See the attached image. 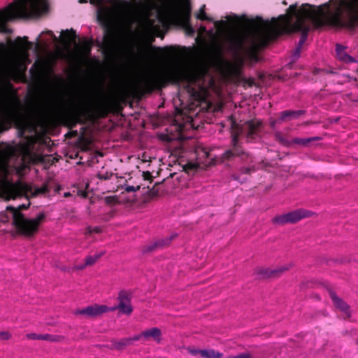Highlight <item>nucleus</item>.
Returning <instances> with one entry per match:
<instances>
[{"mask_svg":"<svg viewBox=\"0 0 358 358\" xmlns=\"http://www.w3.org/2000/svg\"><path fill=\"white\" fill-rule=\"evenodd\" d=\"M109 310V308L105 305L94 304L89 306L83 309H78L74 311L75 315H82L87 317H96Z\"/></svg>","mask_w":358,"mask_h":358,"instance_id":"f8f14e48","label":"nucleus"},{"mask_svg":"<svg viewBox=\"0 0 358 358\" xmlns=\"http://www.w3.org/2000/svg\"><path fill=\"white\" fill-rule=\"evenodd\" d=\"M118 310L120 313L122 314H125L129 315L131 314L133 311V308L131 303H119L118 305L115 307H113L109 308V310Z\"/></svg>","mask_w":358,"mask_h":358,"instance_id":"a878e982","label":"nucleus"},{"mask_svg":"<svg viewBox=\"0 0 358 358\" xmlns=\"http://www.w3.org/2000/svg\"><path fill=\"white\" fill-rule=\"evenodd\" d=\"M293 266L294 264L292 263H288L284 265L278 266V267L281 275H282L285 272L289 271Z\"/></svg>","mask_w":358,"mask_h":358,"instance_id":"e433bc0d","label":"nucleus"},{"mask_svg":"<svg viewBox=\"0 0 358 358\" xmlns=\"http://www.w3.org/2000/svg\"><path fill=\"white\" fill-rule=\"evenodd\" d=\"M276 139L282 145L289 146L291 145V141H287V139L284 138L280 133H277L275 134Z\"/></svg>","mask_w":358,"mask_h":358,"instance_id":"58836bf2","label":"nucleus"},{"mask_svg":"<svg viewBox=\"0 0 358 358\" xmlns=\"http://www.w3.org/2000/svg\"><path fill=\"white\" fill-rule=\"evenodd\" d=\"M117 300L119 303H131V293L124 290L120 291Z\"/></svg>","mask_w":358,"mask_h":358,"instance_id":"2f4dec72","label":"nucleus"},{"mask_svg":"<svg viewBox=\"0 0 358 358\" xmlns=\"http://www.w3.org/2000/svg\"><path fill=\"white\" fill-rule=\"evenodd\" d=\"M243 83H246V80H243Z\"/></svg>","mask_w":358,"mask_h":358,"instance_id":"680f3d73","label":"nucleus"},{"mask_svg":"<svg viewBox=\"0 0 358 358\" xmlns=\"http://www.w3.org/2000/svg\"><path fill=\"white\" fill-rule=\"evenodd\" d=\"M27 208H28V206H25V205L22 204V205L19 206L18 208H15V209H16V210H18L20 212V210H25V209H27Z\"/></svg>","mask_w":358,"mask_h":358,"instance_id":"3c124183","label":"nucleus"},{"mask_svg":"<svg viewBox=\"0 0 358 358\" xmlns=\"http://www.w3.org/2000/svg\"><path fill=\"white\" fill-rule=\"evenodd\" d=\"M27 191L31 194V195L34 197H36L40 194H45L50 192L48 184L44 183L42 187H29L27 189Z\"/></svg>","mask_w":358,"mask_h":358,"instance_id":"6ab92c4d","label":"nucleus"},{"mask_svg":"<svg viewBox=\"0 0 358 358\" xmlns=\"http://www.w3.org/2000/svg\"><path fill=\"white\" fill-rule=\"evenodd\" d=\"M247 83L248 89H252L253 87H255V92L252 96H254L255 99H256L261 93V87L266 84L265 75L260 73H259L257 78H248Z\"/></svg>","mask_w":358,"mask_h":358,"instance_id":"4468645a","label":"nucleus"},{"mask_svg":"<svg viewBox=\"0 0 358 358\" xmlns=\"http://www.w3.org/2000/svg\"><path fill=\"white\" fill-rule=\"evenodd\" d=\"M247 358H250V355L248 354Z\"/></svg>","mask_w":358,"mask_h":358,"instance_id":"0e129e2a","label":"nucleus"},{"mask_svg":"<svg viewBox=\"0 0 358 358\" xmlns=\"http://www.w3.org/2000/svg\"><path fill=\"white\" fill-rule=\"evenodd\" d=\"M329 296L335 308L350 317L352 315L350 306L332 291L329 292Z\"/></svg>","mask_w":358,"mask_h":358,"instance_id":"ddd939ff","label":"nucleus"},{"mask_svg":"<svg viewBox=\"0 0 358 358\" xmlns=\"http://www.w3.org/2000/svg\"><path fill=\"white\" fill-rule=\"evenodd\" d=\"M289 10V15H281L273 23L261 17L248 16V66L257 62L260 59L259 50L282 34L295 31L301 34L293 52V57L298 58L308 33L313 28L324 25L353 27L358 22V0H336L319 7L305 5L299 10L291 6Z\"/></svg>","mask_w":358,"mask_h":358,"instance_id":"f257e3e1","label":"nucleus"},{"mask_svg":"<svg viewBox=\"0 0 358 358\" xmlns=\"http://www.w3.org/2000/svg\"><path fill=\"white\" fill-rule=\"evenodd\" d=\"M227 29V41L229 50L235 60L231 61L224 57L221 48L214 52L213 59L215 66L227 78L238 77L246 58V14L241 17L229 16L227 21H221Z\"/></svg>","mask_w":358,"mask_h":358,"instance_id":"f03ea898","label":"nucleus"},{"mask_svg":"<svg viewBox=\"0 0 358 358\" xmlns=\"http://www.w3.org/2000/svg\"><path fill=\"white\" fill-rule=\"evenodd\" d=\"M231 137L232 147L223 154V157L226 159H231L234 157H239L244 153L243 148L239 143V134L233 131Z\"/></svg>","mask_w":358,"mask_h":358,"instance_id":"9b49d317","label":"nucleus"},{"mask_svg":"<svg viewBox=\"0 0 358 358\" xmlns=\"http://www.w3.org/2000/svg\"><path fill=\"white\" fill-rule=\"evenodd\" d=\"M140 189V186L138 185L136 187L131 186V185H127L125 187V191L127 192H136Z\"/></svg>","mask_w":358,"mask_h":358,"instance_id":"c03bdc74","label":"nucleus"},{"mask_svg":"<svg viewBox=\"0 0 358 358\" xmlns=\"http://www.w3.org/2000/svg\"><path fill=\"white\" fill-rule=\"evenodd\" d=\"M223 354L213 349L202 350L201 357L203 358H222Z\"/></svg>","mask_w":358,"mask_h":358,"instance_id":"c85d7f7f","label":"nucleus"},{"mask_svg":"<svg viewBox=\"0 0 358 358\" xmlns=\"http://www.w3.org/2000/svg\"><path fill=\"white\" fill-rule=\"evenodd\" d=\"M48 11L46 0H19L16 3L10 4L6 9L0 10V33L12 32L6 24L10 21L18 17H27L30 15L38 16Z\"/></svg>","mask_w":358,"mask_h":358,"instance_id":"20e7f679","label":"nucleus"},{"mask_svg":"<svg viewBox=\"0 0 358 358\" xmlns=\"http://www.w3.org/2000/svg\"><path fill=\"white\" fill-rule=\"evenodd\" d=\"M320 137H311V138H295L291 141V144L294 143L301 146H308L310 143L320 140Z\"/></svg>","mask_w":358,"mask_h":358,"instance_id":"bb28decb","label":"nucleus"},{"mask_svg":"<svg viewBox=\"0 0 358 358\" xmlns=\"http://www.w3.org/2000/svg\"><path fill=\"white\" fill-rule=\"evenodd\" d=\"M105 201L107 204H114L117 203V199L115 196H106L105 198Z\"/></svg>","mask_w":358,"mask_h":358,"instance_id":"37998d69","label":"nucleus"},{"mask_svg":"<svg viewBox=\"0 0 358 358\" xmlns=\"http://www.w3.org/2000/svg\"><path fill=\"white\" fill-rule=\"evenodd\" d=\"M48 33L50 34L51 35L52 34V31H49Z\"/></svg>","mask_w":358,"mask_h":358,"instance_id":"052dcab7","label":"nucleus"},{"mask_svg":"<svg viewBox=\"0 0 358 358\" xmlns=\"http://www.w3.org/2000/svg\"><path fill=\"white\" fill-rule=\"evenodd\" d=\"M302 113V111L297 110V111H292V110H286L281 113L280 120H285L287 119H291L293 117H296L301 115Z\"/></svg>","mask_w":358,"mask_h":358,"instance_id":"473e14b6","label":"nucleus"},{"mask_svg":"<svg viewBox=\"0 0 358 358\" xmlns=\"http://www.w3.org/2000/svg\"><path fill=\"white\" fill-rule=\"evenodd\" d=\"M187 350L192 355L195 356V355H199L201 357L202 350H199V349H196V348H194L188 347L187 348Z\"/></svg>","mask_w":358,"mask_h":358,"instance_id":"a19ab883","label":"nucleus"},{"mask_svg":"<svg viewBox=\"0 0 358 358\" xmlns=\"http://www.w3.org/2000/svg\"><path fill=\"white\" fill-rule=\"evenodd\" d=\"M150 49H152V50H155L158 52H161L162 50V48H156V47H154V46H152L150 45ZM163 50L165 52L166 54H167L168 55L171 56L172 55H173L175 53V48L172 46H167V47H165Z\"/></svg>","mask_w":358,"mask_h":358,"instance_id":"f704fd0d","label":"nucleus"},{"mask_svg":"<svg viewBox=\"0 0 358 358\" xmlns=\"http://www.w3.org/2000/svg\"><path fill=\"white\" fill-rule=\"evenodd\" d=\"M98 178L101 180H108L109 179V177L107 174H99Z\"/></svg>","mask_w":358,"mask_h":358,"instance_id":"09e8293b","label":"nucleus"},{"mask_svg":"<svg viewBox=\"0 0 358 358\" xmlns=\"http://www.w3.org/2000/svg\"><path fill=\"white\" fill-rule=\"evenodd\" d=\"M93 113L99 117H105L110 112L109 106L106 103H100L92 108Z\"/></svg>","mask_w":358,"mask_h":358,"instance_id":"a211bd4d","label":"nucleus"},{"mask_svg":"<svg viewBox=\"0 0 358 358\" xmlns=\"http://www.w3.org/2000/svg\"><path fill=\"white\" fill-rule=\"evenodd\" d=\"M6 211L12 213L13 224L17 234L27 238H32L37 234L46 217L45 213L41 212L35 218L29 219L13 206H7Z\"/></svg>","mask_w":358,"mask_h":358,"instance_id":"423d86ee","label":"nucleus"},{"mask_svg":"<svg viewBox=\"0 0 358 358\" xmlns=\"http://www.w3.org/2000/svg\"><path fill=\"white\" fill-rule=\"evenodd\" d=\"M62 120L70 127H75L81 121V110L77 108H66L60 112Z\"/></svg>","mask_w":358,"mask_h":358,"instance_id":"9d476101","label":"nucleus"},{"mask_svg":"<svg viewBox=\"0 0 358 358\" xmlns=\"http://www.w3.org/2000/svg\"><path fill=\"white\" fill-rule=\"evenodd\" d=\"M80 3H86L87 0H79Z\"/></svg>","mask_w":358,"mask_h":358,"instance_id":"4d7b16f0","label":"nucleus"},{"mask_svg":"<svg viewBox=\"0 0 358 358\" xmlns=\"http://www.w3.org/2000/svg\"><path fill=\"white\" fill-rule=\"evenodd\" d=\"M64 38L66 41L67 43L74 42L77 38L76 32L73 29H66L65 31H64Z\"/></svg>","mask_w":358,"mask_h":358,"instance_id":"7c9ffc66","label":"nucleus"},{"mask_svg":"<svg viewBox=\"0 0 358 358\" xmlns=\"http://www.w3.org/2000/svg\"><path fill=\"white\" fill-rule=\"evenodd\" d=\"M270 274L271 279L278 278L281 276V274L278 266L275 268H271Z\"/></svg>","mask_w":358,"mask_h":358,"instance_id":"4c0bfd02","label":"nucleus"},{"mask_svg":"<svg viewBox=\"0 0 358 358\" xmlns=\"http://www.w3.org/2000/svg\"><path fill=\"white\" fill-rule=\"evenodd\" d=\"M80 195L83 197H86L87 196V194L85 192H81Z\"/></svg>","mask_w":358,"mask_h":358,"instance_id":"5fc2aeb1","label":"nucleus"},{"mask_svg":"<svg viewBox=\"0 0 358 358\" xmlns=\"http://www.w3.org/2000/svg\"><path fill=\"white\" fill-rule=\"evenodd\" d=\"M111 345L110 349L116 350H122L127 346L131 345V340L128 338H122L120 341L111 340Z\"/></svg>","mask_w":358,"mask_h":358,"instance_id":"4be33fe9","label":"nucleus"},{"mask_svg":"<svg viewBox=\"0 0 358 358\" xmlns=\"http://www.w3.org/2000/svg\"><path fill=\"white\" fill-rule=\"evenodd\" d=\"M45 62L42 59H36L29 69V73L34 78H40L44 74Z\"/></svg>","mask_w":358,"mask_h":358,"instance_id":"dca6fc26","label":"nucleus"},{"mask_svg":"<svg viewBox=\"0 0 358 358\" xmlns=\"http://www.w3.org/2000/svg\"><path fill=\"white\" fill-rule=\"evenodd\" d=\"M313 213L304 209H297L272 218V223L277 225L296 223L301 220L310 217Z\"/></svg>","mask_w":358,"mask_h":358,"instance_id":"1a4fd4ad","label":"nucleus"},{"mask_svg":"<svg viewBox=\"0 0 358 358\" xmlns=\"http://www.w3.org/2000/svg\"><path fill=\"white\" fill-rule=\"evenodd\" d=\"M92 141L90 139L82 136L78 139V146L83 151H88L90 148Z\"/></svg>","mask_w":358,"mask_h":358,"instance_id":"c756f323","label":"nucleus"},{"mask_svg":"<svg viewBox=\"0 0 358 358\" xmlns=\"http://www.w3.org/2000/svg\"><path fill=\"white\" fill-rule=\"evenodd\" d=\"M247 93H250V96H253L252 95L254 94V93L252 94V92L247 91Z\"/></svg>","mask_w":358,"mask_h":358,"instance_id":"bf43d9fd","label":"nucleus"},{"mask_svg":"<svg viewBox=\"0 0 358 358\" xmlns=\"http://www.w3.org/2000/svg\"><path fill=\"white\" fill-rule=\"evenodd\" d=\"M113 10L109 7H101L97 12V20L104 29V35L101 48L106 57H112L116 50L117 34L112 26Z\"/></svg>","mask_w":358,"mask_h":358,"instance_id":"39448f33","label":"nucleus"},{"mask_svg":"<svg viewBox=\"0 0 358 358\" xmlns=\"http://www.w3.org/2000/svg\"><path fill=\"white\" fill-rule=\"evenodd\" d=\"M26 337L29 340H42L48 341L51 342H57L59 341L58 336H54L48 334H38L35 333H31L26 335Z\"/></svg>","mask_w":358,"mask_h":358,"instance_id":"f3484780","label":"nucleus"},{"mask_svg":"<svg viewBox=\"0 0 358 358\" xmlns=\"http://www.w3.org/2000/svg\"><path fill=\"white\" fill-rule=\"evenodd\" d=\"M165 15L166 17L175 20L192 29L189 22L191 15V6L189 3H187L183 8H180L177 3H173L168 8Z\"/></svg>","mask_w":358,"mask_h":358,"instance_id":"6e6552de","label":"nucleus"},{"mask_svg":"<svg viewBox=\"0 0 358 358\" xmlns=\"http://www.w3.org/2000/svg\"><path fill=\"white\" fill-rule=\"evenodd\" d=\"M11 338V334L8 331H0V340L8 341Z\"/></svg>","mask_w":358,"mask_h":358,"instance_id":"ea45409f","label":"nucleus"},{"mask_svg":"<svg viewBox=\"0 0 358 358\" xmlns=\"http://www.w3.org/2000/svg\"><path fill=\"white\" fill-rule=\"evenodd\" d=\"M194 165L192 164H188L185 167V170H187V169H194Z\"/></svg>","mask_w":358,"mask_h":358,"instance_id":"864d4df0","label":"nucleus"},{"mask_svg":"<svg viewBox=\"0 0 358 358\" xmlns=\"http://www.w3.org/2000/svg\"><path fill=\"white\" fill-rule=\"evenodd\" d=\"M0 81L9 83V72L4 70L0 73ZM20 108L11 103L0 90V132L6 130L7 126L20 120Z\"/></svg>","mask_w":358,"mask_h":358,"instance_id":"0eeeda50","label":"nucleus"},{"mask_svg":"<svg viewBox=\"0 0 358 358\" xmlns=\"http://www.w3.org/2000/svg\"><path fill=\"white\" fill-rule=\"evenodd\" d=\"M205 75L204 70L197 68L171 69L162 73L143 77L137 88L141 94H150L155 90L166 87L169 83L182 84L192 99L201 101L204 99L206 92L203 86Z\"/></svg>","mask_w":358,"mask_h":358,"instance_id":"7ed1b4c3","label":"nucleus"},{"mask_svg":"<svg viewBox=\"0 0 358 358\" xmlns=\"http://www.w3.org/2000/svg\"><path fill=\"white\" fill-rule=\"evenodd\" d=\"M101 231V229L98 227H88L87 228V230H86V234H92L93 233H96V234H99Z\"/></svg>","mask_w":358,"mask_h":358,"instance_id":"79ce46f5","label":"nucleus"},{"mask_svg":"<svg viewBox=\"0 0 358 358\" xmlns=\"http://www.w3.org/2000/svg\"><path fill=\"white\" fill-rule=\"evenodd\" d=\"M103 255L104 252H100L94 255L87 257L85 261V264L83 265L78 266L77 268L82 270L86 266H90L94 264Z\"/></svg>","mask_w":358,"mask_h":358,"instance_id":"5701e85b","label":"nucleus"},{"mask_svg":"<svg viewBox=\"0 0 358 358\" xmlns=\"http://www.w3.org/2000/svg\"><path fill=\"white\" fill-rule=\"evenodd\" d=\"M270 272L271 268L269 267H259L255 271L257 278L259 280L271 279Z\"/></svg>","mask_w":358,"mask_h":358,"instance_id":"393cba45","label":"nucleus"},{"mask_svg":"<svg viewBox=\"0 0 358 358\" xmlns=\"http://www.w3.org/2000/svg\"><path fill=\"white\" fill-rule=\"evenodd\" d=\"M143 177L145 180L152 181V176L151 173L149 171H143Z\"/></svg>","mask_w":358,"mask_h":358,"instance_id":"a18cd8bd","label":"nucleus"},{"mask_svg":"<svg viewBox=\"0 0 358 358\" xmlns=\"http://www.w3.org/2000/svg\"><path fill=\"white\" fill-rule=\"evenodd\" d=\"M70 195V193L68 192V193H65L64 194V196L66 197V196H69Z\"/></svg>","mask_w":358,"mask_h":358,"instance_id":"13d9d810","label":"nucleus"},{"mask_svg":"<svg viewBox=\"0 0 358 358\" xmlns=\"http://www.w3.org/2000/svg\"><path fill=\"white\" fill-rule=\"evenodd\" d=\"M128 338L131 340V345L133 341H137L140 340L141 338H143V331L139 334L135 335L134 337Z\"/></svg>","mask_w":358,"mask_h":358,"instance_id":"de8ad7c7","label":"nucleus"},{"mask_svg":"<svg viewBox=\"0 0 358 358\" xmlns=\"http://www.w3.org/2000/svg\"><path fill=\"white\" fill-rule=\"evenodd\" d=\"M15 45L22 51L27 52L32 47V43L28 41V37H17L15 41Z\"/></svg>","mask_w":358,"mask_h":358,"instance_id":"aec40b11","label":"nucleus"},{"mask_svg":"<svg viewBox=\"0 0 358 358\" xmlns=\"http://www.w3.org/2000/svg\"><path fill=\"white\" fill-rule=\"evenodd\" d=\"M182 124H180L179 127H178V129H179V131L181 132L182 131Z\"/></svg>","mask_w":358,"mask_h":358,"instance_id":"6e6d98bb","label":"nucleus"},{"mask_svg":"<svg viewBox=\"0 0 358 358\" xmlns=\"http://www.w3.org/2000/svg\"><path fill=\"white\" fill-rule=\"evenodd\" d=\"M159 358H166V357H159Z\"/></svg>","mask_w":358,"mask_h":358,"instance_id":"69168bd1","label":"nucleus"},{"mask_svg":"<svg viewBox=\"0 0 358 358\" xmlns=\"http://www.w3.org/2000/svg\"><path fill=\"white\" fill-rule=\"evenodd\" d=\"M205 5H203L200 8L199 13L196 15V18L202 21H212L211 18L207 16L205 12Z\"/></svg>","mask_w":358,"mask_h":358,"instance_id":"72a5a7b5","label":"nucleus"},{"mask_svg":"<svg viewBox=\"0 0 358 358\" xmlns=\"http://www.w3.org/2000/svg\"><path fill=\"white\" fill-rule=\"evenodd\" d=\"M36 47H37V48H38V47H39V44H38V43H37V44H36Z\"/></svg>","mask_w":358,"mask_h":358,"instance_id":"e2e57ef3","label":"nucleus"},{"mask_svg":"<svg viewBox=\"0 0 358 358\" xmlns=\"http://www.w3.org/2000/svg\"><path fill=\"white\" fill-rule=\"evenodd\" d=\"M70 134H71V135H72V136H77V134H78V131H72L71 133H68V134H66V136H69V135H70Z\"/></svg>","mask_w":358,"mask_h":358,"instance_id":"603ef678","label":"nucleus"},{"mask_svg":"<svg viewBox=\"0 0 358 358\" xmlns=\"http://www.w3.org/2000/svg\"><path fill=\"white\" fill-rule=\"evenodd\" d=\"M336 54L338 57L346 63L353 62L355 59L345 52V48L340 45H336Z\"/></svg>","mask_w":358,"mask_h":358,"instance_id":"b1692460","label":"nucleus"},{"mask_svg":"<svg viewBox=\"0 0 358 358\" xmlns=\"http://www.w3.org/2000/svg\"><path fill=\"white\" fill-rule=\"evenodd\" d=\"M170 241H171V240H166V241L156 242L154 245H152L148 248V250L152 251L154 249H155L156 248H162L163 246L167 245L169 244Z\"/></svg>","mask_w":358,"mask_h":358,"instance_id":"c9c22d12","label":"nucleus"},{"mask_svg":"<svg viewBox=\"0 0 358 358\" xmlns=\"http://www.w3.org/2000/svg\"><path fill=\"white\" fill-rule=\"evenodd\" d=\"M93 41L92 39L89 40L86 38H83L80 42L79 48L81 51L86 55H90L91 52Z\"/></svg>","mask_w":358,"mask_h":358,"instance_id":"cd10ccee","label":"nucleus"},{"mask_svg":"<svg viewBox=\"0 0 358 358\" xmlns=\"http://www.w3.org/2000/svg\"><path fill=\"white\" fill-rule=\"evenodd\" d=\"M120 6L122 9H127L130 6V3L126 0L121 1L120 2Z\"/></svg>","mask_w":358,"mask_h":358,"instance_id":"49530a36","label":"nucleus"},{"mask_svg":"<svg viewBox=\"0 0 358 358\" xmlns=\"http://www.w3.org/2000/svg\"><path fill=\"white\" fill-rule=\"evenodd\" d=\"M248 139L252 134H257L261 129L262 122L257 120L248 121Z\"/></svg>","mask_w":358,"mask_h":358,"instance_id":"412c9836","label":"nucleus"},{"mask_svg":"<svg viewBox=\"0 0 358 358\" xmlns=\"http://www.w3.org/2000/svg\"><path fill=\"white\" fill-rule=\"evenodd\" d=\"M162 331L158 327H152L143 331V338L144 341H153L157 344H160L162 343Z\"/></svg>","mask_w":358,"mask_h":358,"instance_id":"2eb2a0df","label":"nucleus"},{"mask_svg":"<svg viewBox=\"0 0 358 358\" xmlns=\"http://www.w3.org/2000/svg\"><path fill=\"white\" fill-rule=\"evenodd\" d=\"M228 358H246V353H243L238 356H230Z\"/></svg>","mask_w":358,"mask_h":358,"instance_id":"8fccbe9b","label":"nucleus"}]
</instances>
